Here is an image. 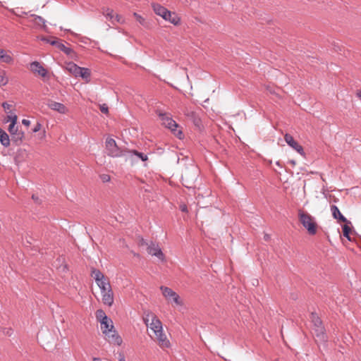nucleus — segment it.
Returning <instances> with one entry per match:
<instances>
[{
  "mask_svg": "<svg viewBox=\"0 0 361 361\" xmlns=\"http://www.w3.org/2000/svg\"><path fill=\"white\" fill-rule=\"evenodd\" d=\"M150 329L155 334L159 344L162 346L168 347L169 341L166 339L165 334L163 333L161 322L155 315H152Z\"/></svg>",
  "mask_w": 361,
  "mask_h": 361,
  "instance_id": "f257e3e1",
  "label": "nucleus"
},
{
  "mask_svg": "<svg viewBox=\"0 0 361 361\" xmlns=\"http://www.w3.org/2000/svg\"><path fill=\"white\" fill-rule=\"evenodd\" d=\"M105 145L107 154L114 158L126 157L128 152L126 148L118 147L113 138H107Z\"/></svg>",
  "mask_w": 361,
  "mask_h": 361,
  "instance_id": "f03ea898",
  "label": "nucleus"
},
{
  "mask_svg": "<svg viewBox=\"0 0 361 361\" xmlns=\"http://www.w3.org/2000/svg\"><path fill=\"white\" fill-rule=\"evenodd\" d=\"M298 216L302 225L307 230L309 234L314 235L317 233V224L315 219L308 213L299 210Z\"/></svg>",
  "mask_w": 361,
  "mask_h": 361,
  "instance_id": "7ed1b4c3",
  "label": "nucleus"
},
{
  "mask_svg": "<svg viewBox=\"0 0 361 361\" xmlns=\"http://www.w3.org/2000/svg\"><path fill=\"white\" fill-rule=\"evenodd\" d=\"M140 244L142 246H146L149 255L156 257L161 262L166 261L165 256L158 243L153 241L147 242L142 238Z\"/></svg>",
  "mask_w": 361,
  "mask_h": 361,
  "instance_id": "20e7f679",
  "label": "nucleus"
},
{
  "mask_svg": "<svg viewBox=\"0 0 361 361\" xmlns=\"http://www.w3.org/2000/svg\"><path fill=\"white\" fill-rule=\"evenodd\" d=\"M158 116L161 119L162 124L166 128L170 129L171 132L179 139L182 138L183 132L180 130L177 129V123L170 116L169 114L159 112Z\"/></svg>",
  "mask_w": 361,
  "mask_h": 361,
  "instance_id": "39448f33",
  "label": "nucleus"
},
{
  "mask_svg": "<svg viewBox=\"0 0 361 361\" xmlns=\"http://www.w3.org/2000/svg\"><path fill=\"white\" fill-rule=\"evenodd\" d=\"M91 276L94 279L97 285L101 290V293H104V291L111 288L109 280L99 269H92Z\"/></svg>",
  "mask_w": 361,
  "mask_h": 361,
  "instance_id": "423d86ee",
  "label": "nucleus"
},
{
  "mask_svg": "<svg viewBox=\"0 0 361 361\" xmlns=\"http://www.w3.org/2000/svg\"><path fill=\"white\" fill-rule=\"evenodd\" d=\"M160 290H161L163 296L169 302L178 306H182L183 305L179 295L171 288L161 286H160Z\"/></svg>",
  "mask_w": 361,
  "mask_h": 361,
  "instance_id": "0eeeda50",
  "label": "nucleus"
},
{
  "mask_svg": "<svg viewBox=\"0 0 361 361\" xmlns=\"http://www.w3.org/2000/svg\"><path fill=\"white\" fill-rule=\"evenodd\" d=\"M8 130L11 136V142L16 146L21 145L24 138V133L21 130H19L18 128L16 126H13L12 130H10V126H8Z\"/></svg>",
  "mask_w": 361,
  "mask_h": 361,
  "instance_id": "6e6552de",
  "label": "nucleus"
},
{
  "mask_svg": "<svg viewBox=\"0 0 361 361\" xmlns=\"http://www.w3.org/2000/svg\"><path fill=\"white\" fill-rule=\"evenodd\" d=\"M284 140L290 147L294 149L302 156H305L303 147L297 141L294 140L293 137L291 135L286 133L284 135Z\"/></svg>",
  "mask_w": 361,
  "mask_h": 361,
  "instance_id": "1a4fd4ad",
  "label": "nucleus"
},
{
  "mask_svg": "<svg viewBox=\"0 0 361 361\" xmlns=\"http://www.w3.org/2000/svg\"><path fill=\"white\" fill-rule=\"evenodd\" d=\"M42 40L47 43H49L53 46L56 47L67 55H70L73 52V49L71 48L66 47L63 43H61L59 40L56 39L51 40L49 39L43 38Z\"/></svg>",
  "mask_w": 361,
  "mask_h": 361,
  "instance_id": "9d476101",
  "label": "nucleus"
},
{
  "mask_svg": "<svg viewBox=\"0 0 361 361\" xmlns=\"http://www.w3.org/2000/svg\"><path fill=\"white\" fill-rule=\"evenodd\" d=\"M152 7L153 8L154 12L161 16L164 20L166 19L167 16H170V11H169L166 8L162 6L159 4L152 3Z\"/></svg>",
  "mask_w": 361,
  "mask_h": 361,
  "instance_id": "9b49d317",
  "label": "nucleus"
},
{
  "mask_svg": "<svg viewBox=\"0 0 361 361\" xmlns=\"http://www.w3.org/2000/svg\"><path fill=\"white\" fill-rule=\"evenodd\" d=\"M30 70L35 73H37L39 75L45 78L48 74V71L44 68L39 62L33 61L30 63Z\"/></svg>",
  "mask_w": 361,
  "mask_h": 361,
  "instance_id": "f8f14e48",
  "label": "nucleus"
},
{
  "mask_svg": "<svg viewBox=\"0 0 361 361\" xmlns=\"http://www.w3.org/2000/svg\"><path fill=\"white\" fill-rule=\"evenodd\" d=\"M48 107L55 111L61 114H65L68 112V108L62 103L49 101L47 104Z\"/></svg>",
  "mask_w": 361,
  "mask_h": 361,
  "instance_id": "ddd939ff",
  "label": "nucleus"
},
{
  "mask_svg": "<svg viewBox=\"0 0 361 361\" xmlns=\"http://www.w3.org/2000/svg\"><path fill=\"white\" fill-rule=\"evenodd\" d=\"M101 294L104 304L111 307L114 303V293L111 288Z\"/></svg>",
  "mask_w": 361,
  "mask_h": 361,
  "instance_id": "4468645a",
  "label": "nucleus"
},
{
  "mask_svg": "<svg viewBox=\"0 0 361 361\" xmlns=\"http://www.w3.org/2000/svg\"><path fill=\"white\" fill-rule=\"evenodd\" d=\"M105 336L108 338L109 343L117 345H121L122 344V338L114 329L109 331L108 335Z\"/></svg>",
  "mask_w": 361,
  "mask_h": 361,
  "instance_id": "2eb2a0df",
  "label": "nucleus"
},
{
  "mask_svg": "<svg viewBox=\"0 0 361 361\" xmlns=\"http://www.w3.org/2000/svg\"><path fill=\"white\" fill-rule=\"evenodd\" d=\"M314 334L316 336L317 342H325L326 341V336L324 326H319L318 328H313Z\"/></svg>",
  "mask_w": 361,
  "mask_h": 361,
  "instance_id": "dca6fc26",
  "label": "nucleus"
},
{
  "mask_svg": "<svg viewBox=\"0 0 361 361\" xmlns=\"http://www.w3.org/2000/svg\"><path fill=\"white\" fill-rule=\"evenodd\" d=\"M100 324L101 329L104 335H108L109 331L114 329L113 322L109 318L107 319L106 320L102 321V322H100Z\"/></svg>",
  "mask_w": 361,
  "mask_h": 361,
  "instance_id": "f3484780",
  "label": "nucleus"
},
{
  "mask_svg": "<svg viewBox=\"0 0 361 361\" xmlns=\"http://www.w3.org/2000/svg\"><path fill=\"white\" fill-rule=\"evenodd\" d=\"M18 120L16 114L12 111H7V116L5 118L4 121L6 123L11 122L10 130H12L13 126H16Z\"/></svg>",
  "mask_w": 361,
  "mask_h": 361,
  "instance_id": "a211bd4d",
  "label": "nucleus"
},
{
  "mask_svg": "<svg viewBox=\"0 0 361 361\" xmlns=\"http://www.w3.org/2000/svg\"><path fill=\"white\" fill-rule=\"evenodd\" d=\"M66 70L75 77H78L79 71H80V67L73 62H69L66 64Z\"/></svg>",
  "mask_w": 361,
  "mask_h": 361,
  "instance_id": "6ab92c4d",
  "label": "nucleus"
},
{
  "mask_svg": "<svg viewBox=\"0 0 361 361\" xmlns=\"http://www.w3.org/2000/svg\"><path fill=\"white\" fill-rule=\"evenodd\" d=\"M11 140L6 132L4 130L0 131V142L5 147H8L11 144Z\"/></svg>",
  "mask_w": 361,
  "mask_h": 361,
  "instance_id": "aec40b11",
  "label": "nucleus"
},
{
  "mask_svg": "<svg viewBox=\"0 0 361 361\" xmlns=\"http://www.w3.org/2000/svg\"><path fill=\"white\" fill-rule=\"evenodd\" d=\"M0 61L1 62L10 64L13 61V59L11 56L8 54L4 49H0Z\"/></svg>",
  "mask_w": 361,
  "mask_h": 361,
  "instance_id": "412c9836",
  "label": "nucleus"
},
{
  "mask_svg": "<svg viewBox=\"0 0 361 361\" xmlns=\"http://www.w3.org/2000/svg\"><path fill=\"white\" fill-rule=\"evenodd\" d=\"M165 20L170 22L174 25H178L180 23V18L176 13L170 11V16H167Z\"/></svg>",
  "mask_w": 361,
  "mask_h": 361,
  "instance_id": "4be33fe9",
  "label": "nucleus"
},
{
  "mask_svg": "<svg viewBox=\"0 0 361 361\" xmlns=\"http://www.w3.org/2000/svg\"><path fill=\"white\" fill-rule=\"evenodd\" d=\"M185 115L190 119L192 120L195 126H199L200 123V119L197 116V114L195 111H188L187 112H185Z\"/></svg>",
  "mask_w": 361,
  "mask_h": 361,
  "instance_id": "5701e85b",
  "label": "nucleus"
},
{
  "mask_svg": "<svg viewBox=\"0 0 361 361\" xmlns=\"http://www.w3.org/2000/svg\"><path fill=\"white\" fill-rule=\"evenodd\" d=\"M90 75L91 73L90 69L80 67V71H79L78 77H81L82 79L88 82L90 79Z\"/></svg>",
  "mask_w": 361,
  "mask_h": 361,
  "instance_id": "b1692460",
  "label": "nucleus"
},
{
  "mask_svg": "<svg viewBox=\"0 0 361 361\" xmlns=\"http://www.w3.org/2000/svg\"><path fill=\"white\" fill-rule=\"evenodd\" d=\"M311 319L313 324V328H318L319 326H324L321 319L317 316L316 313L311 314Z\"/></svg>",
  "mask_w": 361,
  "mask_h": 361,
  "instance_id": "393cba45",
  "label": "nucleus"
},
{
  "mask_svg": "<svg viewBox=\"0 0 361 361\" xmlns=\"http://www.w3.org/2000/svg\"><path fill=\"white\" fill-rule=\"evenodd\" d=\"M128 154H135L137 157H139L142 161H145L147 160V155L144 153L139 152L136 150H128Z\"/></svg>",
  "mask_w": 361,
  "mask_h": 361,
  "instance_id": "a878e982",
  "label": "nucleus"
},
{
  "mask_svg": "<svg viewBox=\"0 0 361 361\" xmlns=\"http://www.w3.org/2000/svg\"><path fill=\"white\" fill-rule=\"evenodd\" d=\"M343 236L345 237L349 241L351 240L350 233L351 231L350 227L348 224H345L342 227Z\"/></svg>",
  "mask_w": 361,
  "mask_h": 361,
  "instance_id": "bb28decb",
  "label": "nucleus"
},
{
  "mask_svg": "<svg viewBox=\"0 0 361 361\" xmlns=\"http://www.w3.org/2000/svg\"><path fill=\"white\" fill-rule=\"evenodd\" d=\"M96 317L98 319H99V322H102V321L106 320L109 319V317L106 316L105 312L102 310H98L96 312Z\"/></svg>",
  "mask_w": 361,
  "mask_h": 361,
  "instance_id": "cd10ccee",
  "label": "nucleus"
},
{
  "mask_svg": "<svg viewBox=\"0 0 361 361\" xmlns=\"http://www.w3.org/2000/svg\"><path fill=\"white\" fill-rule=\"evenodd\" d=\"M104 15L106 17L108 20H109L112 23H114V15L113 13V10L110 8H107L105 12H104Z\"/></svg>",
  "mask_w": 361,
  "mask_h": 361,
  "instance_id": "c85d7f7f",
  "label": "nucleus"
},
{
  "mask_svg": "<svg viewBox=\"0 0 361 361\" xmlns=\"http://www.w3.org/2000/svg\"><path fill=\"white\" fill-rule=\"evenodd\" d=\"M31 16L34 18L35 23H42L43 25V27L45 28L46 20L42 16L35 14H32Z\"/></svg>",
  "mask_w": 361,
  "mask_h": 361,
  "instance_id": "c756f323",
  "label": "nucleus"
},
{
  "mask_svg": "<svg viewBox=\"0 0 361 361\" xmlns=\"http://www.w3.org/2000/svg\"><path fill=\"white\" fill-rule=\"evenodd\" d=\"M330 209L334 219L337 218L340 214H341L339 209L336 205H331Z\"/></svg>",
  "mask_w": 361,
  "mask_h": 361,
  "instance_id": "7c9ffc66",
  "label": "nucleus"
},
{
  "mask_svg": "<svg viewBox=\"0 0 361 361\" xmlns=\"http://www.w3.org/2000/svg\"><path fill=\"white\" fill-rule=\"evenodd\" d=\"M8 82V78L5 75V73L0 75V86L6 85Z\"/></svg>",
  "mask_w": 361,
  "mask_h": 361,
  "instance_id": "2f4dec72",
  "label": "nucleus"
},
{
  "mask_svg": "<svg viewBox=\"0 0 361 361\" xmlns=\"http://www.w3.org/2000/svg\"><path fill=\"white\" fill-rule=\"evenodd\" d=\"M335 219H337L341 222L345 223V224H350V221H349L342 214H340L337 218Z\"/></svg>",
  "mask_w": 361,
  "mask_h": 361,
  "instance_id": "473e14b6",
  "label": "nucleus"
},
{
  "mask_svg": "<svg viewBox=\"0 0 361 361\" xmlns=\"http://www.w3.org/2000/svg\"><path fill=\"white\" fill-rule=\"evenodd\" d=\"M134 16L135 17L137 21H138L141 25L145 24V20L140 15L137 14V13H134Z\"/></svg>",
  "mask_w": 361,
  "mask_h": 361,
  "instance_id": "72a5a7b5",
  "label": "nucleus"
},
{
  "mask_svg": "<svg viewBox=\"0 0 361 361\" xmlns=\"http://www.w3.org/2000/svg\"><path fill=\"white\" fill-rule=\"evenodd\" d=\"M100 178L104 183H106V182H108L110 180V176L107 174H102V175H101Z\"/></svg>",
  "mask_w": 361,
  "mask_h": 361,
  "instance_id": "f704fd0d",
  "label": "nucleus"
},
{
  "mask_svg": "<svg viewBox=\"0 0 361 361\" xmlns=\"http://www.w3.org/2000/svg\"><path fill=\"white\" fill-rule=\"evenodd\" d=\"M11 105L8 104L7 102H3L2 103V107L4 108V111L7 113V111H9Z\"/></svg>",
  "mask_w": 361,
  "mask_h": 361,
  "instance_id": "c9c22d12",
  "label": "nucleus"
},
{
  "mask_svg": "<svg viewBox=\"0 0 361 361\" xmlns=\"http://www.w3.org/2000/svg\"><path fill=\"white\" fill-rule=\"evenodd\" d=\"M42 128V125L40 123L37 122L36 125L35 126L34 128L32 129L33 133L38 132Z\"/></svg>",
  "mask_w": 361,
  "mask_h": 361,
  "instance_id": "e433bc0d",
  "label": "nucleus"
},
{
  "mask_svg": "<svg viewBox=\"0 0 361 361\" xmlns=\"http://www.w3.org/2000/svg\"><path fill=\"white\" fill-rule=\"evenodd\" d=\"M100 110L104 114H106L109 111V109L105 104L100 106Z\"/></svg>",
  "mask_w": 361,
  "mask_h": 361,
  "instance_id": "4c0bfd02",
  "label": "nucleus"
},
{
  "mask_svg": "<svg viewBox=\"0 0 361 361\" xmlns=\"http://www.w3.org/2000/svg\"><path fill=\"white\" fill-rule=\"evenodd\" d=\"M114 22L122 23V18L119 15L114 16Z\"/></svg>",
  "mask_w": 361,
  "mask_h": 361,
  "instance_id": "58836bf2",
  "label": "nucleus"
},
{
  "mask_svg": "<svg viewBox=\"0 0 361 361\" xmlns=\"http://www.w3.org/2000/svg\"><path fill=\"white\" fill-rule=\"evenodd\" d=\"M180 209L183 212H188V207L185 204H181L180 206Z\"/></svg>",
  "mask_w": 361,
  "mask_h": 361,
  "instance_id": "ea45409f",
  "label": "nucleus"
},
{
  "mask_svg": "<svg viewBox=\"0 0 361 361\" xmlns=\"http://www.w3.org/2000/svg\"><path fill=\"white\" fill-rule=\"evenodd\" d=\"M118 361H126V359H125V357H124V355L121 353H120L118 354Z\"/></svg>",
  "mask_w": 361,
  "mask_h": 361,
  "instance_id": "a19ab883",
  "label": "nucleus"
},
{
  "mask_svg": "<svg viewBox=\"0 0 361 361\" xmlns=\"http://www.w3.org/2000/svg\"><path fill=\"white\" fill-rule=\"evenodd\" d=\"M22 123L24 125V126H30V121L27 119H23L22 120Z\"/></svg>",
  "mask_w": 361,
  "mask_h": 361,
  "instance_id": "79ce46f5",
  "label": "nucleus"
},
{
  "mask_svg": "<svg viewBox=\"0 0 361 361\" xmlns=\"http://www.w3.org/2000/svg\"><path fill=\"white\" fill-rule=\"evenodd\" d=\"M4 334L11 336L12 334V330L11 329H6V331H4Z\"/></svg>",
  "mask_w": 361,
  "mask_h": 361,
  "instance_id": "37998d69",
  "label": "nucleus"
},
{
  "mask_svg": "<svg viewBox=\"0 0 361 361\" xmlns=\"http://www.w3.org/2000/svg\"><path fill=\"white\" fill-rule=\"evenodd\" d=\"M13 13L16 14V16H18L20 17H23L24 15H26L27 13L26 12H24V11H22L20 13H16L13 11Z\"/></svg>",
  "mask_w": 361,
  "mask_h": 361,
  "instance_id": "c03bdc74",
  "label": "nucleus"
},
{
  "mask_svg": "<svg viewBox=\"0 0 361 361\" xmlns=\"http://www.w3.org/2000/svg\"><path fill=\"white\" fill-rule=\"evenodd\" d=\"M193 171H194V173H194V174H193V178L195 179V178H196V177H197V169L195 167V168L193 169Z\"/></svg>",
  "mask_w": 361,
  "mask_h": 361,
  "instance_id": "a18cd8bd",
  "label": "nucleus"
},
{
  "mask_svg": "<svg viewBox=\"0 0 361 361\" xmlns=\"http://www.w3.org/2000/svg\"><path fill=\"white\" fill-rule=\"evenodd\" d=\"M183 177H185V178H189V171H185V173L183 175Z\"/></svg>",
  "mask_w": 361,
  "mask_h": 361,
  "instance_id": "49530a36",
  "label": "nucleus"
},
{
  "mask_svg": "<svg viewBox=\"0 0 361 361\" xmlns=\"http://www.w3.org/2000/svg\"><path fill=\"white\" fill-rule=\"evenodd\" d=\"M288 163H289V164H291V165H293V166H295V164H296L295 161V160H293V159L289 160V161H288Z\"/></svg>",
  "mask_w": 361,
  "mask_h": 361,
  "instance_id": "de8ad7c7",
  "label": "nucleus"
},
{
  "mask_svg": "<svg viewBox=\"0 0 361 361\" xmlns=\"http://www.w3.org/2000/svg\"><path fill=\"white\" fill-rule=\"evenodd\" d=\"M270 239V236L268 234L264 235V240H269Z\"/></svg>",
  "mask_w": 361,
  "mask_h": 361,
  "instance_id": "09e8293b",
  "label": "nucleus"
},
{
  "mask_svg": "<svg viewBox=\"0 0 361 361\" xmlns=\"http://www.w3.org/2000/svg\"><path fill=\"white\" fill-rule=\"evenodd\" d=\"M357 96L361 99V90L357 93Z\"/></svg>",
  "mask_w": 361,
  "mask_h": 361,
  "instance_id": "8fccbe9b",
  "label": "nucleus"
},
{
  "mask_svg": "<svg viewBox=\"0 0 361 361\" xmlns=\"http://www.w3.org/2000/svg\"><path fill=\"white\" fill-rule=\"evenodd\" d=\"M144 322L146 324V325H148V322H149L148 319H144Z\"/></svg>",
  "mask_w": 361,
  "mask_h": 361,
  "instance_id": "3c124183",
  "label": "nucleus"
},
{
  "mask_svg": "<svg viewBox=\"0 0 361 361\" xmlns=\"http://www.w3.org/2000/svg\"><path fill=\"white\" fill-rule=\"evenodd\" d=\"M93 361H101V360L99 358L94 357Z\"/></svg>",
  "mask_w": 361,
  "mask_h": 361,
  "instance_id": "603ef678",
  "label": "nucleus"
},
{
  "mask_svg": "<svg viewBox=\"0 0 361 361\" xmlns=\"http://www.w3.org/2000/svg\"><path fill=\"white\" fill-rule=\"evenodd\" d=\"M32 199H33V200H37V198L35 197V195H32Z\"/></svg>",
  "mask_w": 361,
  "mask_h": 361,
  "instance_id": "864d4df0",
  "label": "nucleus"
},
{
  "mask_svg": "<svg viewBox=\"0 0 361 361\" xmlns=\"http://www.w3.org/2000/svg\"><path fill=\"white\" fill-rule=\"evenodd\" d=\"M276 165H278V166H281V165H280L279 161H276Z\"/></svg>",
  "mask_w": 361,
  "mask_h": 361,
  "instance_id": "5fc2aeb1",
  "label": "nucleus"
},
{
  "mask_svg": "<svg viewBox=\"0 0 361 361\" xmlns=\"http://www.w3.org/2000/svg\"><path fill=\"white\" fill-rule=\"evenodd\" d=\"M3 130L1 128H0V131H2Z\"/></svg>",
  "mask_w": 361,
  "mask_h": 361,
  "instance_id": "6e6d98bb",
  "label": "nucleus"
},
{
  "mask_svg": "<svg viewBox=\"0 0 361 361\" xmlns=\"http://www.w3.org/2000/svg\"><path fill=\"white\" fill-rule=\"evenodd\" d=\"M276 361H279V360H276Z\"/></svg>",
  "mask_w": 361,
  "mask_h": 361,
  "instance_id": "4d7b16f0",
  "label": "nucleus"
}]
</instances>
